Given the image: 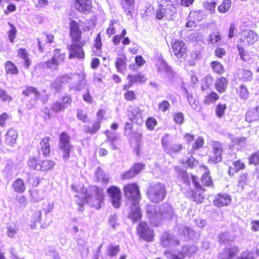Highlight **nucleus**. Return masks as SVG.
Instances as JSON below:
<instances>
[{
	"instance_id": "obj_1",
	"label": "nucleus",
	"mask_w": 259,
	"mask_h": 259,
	"mask_svg": "<svg viewBox=\"0 0 259 259\" xmlns=\"http://www.w3.org/2000/svg\"><path fill=\"white\" fill-rule=\"evenodd\" d=\"M72 190L76 193L75 197L77 198L76 203L82 207L87 204L96 209L101 208L104 202V196L102 189L97 186H91L89 189L83 186L72 185Z\"/></svg>"
},
{
	"instance_id": "obj_2",
	"label": "nucleus",
	"mask_w": 259,
	"mask_h": 259,
	"mask_svg": "<svg viewBox=\"0 0 259 259\" xmlns=\"http://www.w3.org/2000/svg\"><path fill=\"white\" fill-rule=\"evenodd\" d=\"M69 35L72 44L67 46L68 59H83L85 52L83 47L86 44L85 41L82 39V31L79 22L72 19H70L69 22Z\"/></svg>"
},
{
	"instance_id": "obj_3",
	"label": "nucleus",
	"mask_w": 259,
	"mask_h": 259,
	"mask_svg": "<svg viewBox=\"0 0 259 259\" xmlns=\"http://www.w3.org/2000/svg\"><path fill=\"white\" fill-rule=\"evenodd\" d=\"M200 168H203L205 172L201 175L200 179L202 185H201L198 178L192 175L191 178L194 187V189H190L187 191L188 195L197 203H201L204 200L203 193L205 191L204 187H213V182L210 176V170L207 166L202 165Z\"/></svg>"
},
{
	"instance_id": "obj_4",
	"label": "nucleus",
	"mask_w": 259,
	"mask_h": 259,
	"mask_svg": "<svg viewBox=\"0 0 259 259\" xmlns=\"http://www.w3.org/2000/svg\"><path fill=\"white\" fill-rule=\"evenodd\" d=\"M27 165L31 169L46 172L53 169L56 165V163L51 159L39 161L37 157L30 156L27 161Z\"/></svg>"
},
{
	"instance_id": "obj_5",
	"label": "nucleus",
	"mask_w": 259,
	"mask_h": 259,
	"mask_svg": "<svg viewBox=\"0 0 259 259\" xmlns=\"http://www.w3.org/2000/svg\"><path fill=\"white\" fill-rule=\"evenodd\" d=\"M148 198L154 203H159L165 197L166 191L163 184L158 183L149 187L146 192Z\"/></svg>"
},
{
	"instance_id": "obj_6",
	"label": "nucleus",
	"mask_w": 259,
	"mask_h": 259,
	"mask_svg": "<svg viewBox=\"0 0 259 259\" xmlns=\"http://www.w3.org/2000/svg\"><path fill=\"white\" fill-rule=\"evenodd\" d=\"M124 196L132 203H139L141 199L140 187L137 183H128L123 186Z\"/></svg>"
},
{
	"instance_id": "obj_7",
	"label": "nucleus",
	"mask_w": 259,
	"mask_h": 259,
	"mask_svg": "<svg viewBox=\"0 0 259 259\" xmlns=\"http://www.w3.org/2000/svg\"><path fill=\"white\" fill-rule=\"evenodd\" d=\"M136 233L140 239L146 242L154 241V231L146 222H141L138 224L136 227Z\"/></svg>"
},
{
	"instance_id": "obj_8",
	"label": "nucleus",
	"mask_w": 259,
	"mask_h": 259,
	"mask_svg": "<svg viewBox=\"0 0 259 259\" xmlns=\"http://www.w3.org/2000/svg\"><path fill=\"white\" fill-rule=\"evenodd\" d=\"M66 59V54L62 52L60 49L56 48L53 52V55L50 59L45 61L43 67L47 69H58L59 66L63 63Z\"/></svg>"
},
{
	"instance_id": "obj_9",
	"label": "nucleus",
	"mask_w": 259,
	"mask_h": 259,
	"mask_svg": "<svg viewBox=\"0 0 259 259\" xmlns=\"http://www.w3.org/2000/svg\"><path fill=\"white\" fill-rule=\"evenodd\" d=\"M70 137L66 132H62L59 136V148L62 152L63 159L69 158L73 146L70 144Z\"/></svg>"
},
{
	"instance_id": "obj_10",
	"label": "nucleus",
	"mask_w": 259,
	"mask_h": 259,
	"mask_svg": "<svg viewBox=\"0 0 259 259\" xmlns=\"http://www.w3.org/2000/svg\"><path fill=\"white\" fill-rule=\"evenodd\" d=\"M171 52L176 58L185 60L188 56V47L183 41L175 40L171 44Z\"/></svg>"
},
{
	"instance_id": "obj_11",
	"label": "nucleus",
	"mask_w": 259,
	"mask_h": 259,
	"mask_svg": "<svg viewBox=\"0 0 259 259\" xmlns=\"http://www.w3.org/2000/svg\"><path fill=\"white\" fill-rule=\"evenodd\" d=\"M176 8L173 4H168L165 6L160 5L155 10L154 16L157 20L167 19L176 12Z\"/></svg>"
},
{
	"instance_id": "obj_12",
	"label": "nucleus",
	"mask_w": 259,
	"mask_h": 259,
	"mask_svg": "<svg viewBox=\"0 0 259 259\" xmlns=\"http://www.w3.org/2000/svg\"><path fill=\"white\" fill-rule=\"evenodd\" d=\"M257 35L254 31L245 29L240 32L237 44L243 46H249L253 45L257 41Z\"/></svg>"
},
{
	"instance_id": "obj_13",
	"label": "nucleus",
	"mask_w": 259,
	"mask_h": 259,
	"mask_svg": "<svg viewBox=\"0 0 259 259\" xmlns=\"http://www.w3.org/2000/svg\"><path fill=\"white\" fill-rule=\"evenodd\" d=\"M223 152V145L220 142H214L212 145V155L209 157L208 162L212 164L221 162Z\"/></svg>"
},
{
	"instance_id": "obj_14",
	"label": "nucleus",
	"mask_w": 259,
	"mask_h": 259,
	"mask_svg": "<svg viewBox=\"0 0 259 259\" xmlns=\"http://www.w3.org/2000/svg\"><path fill=\"white\" fill-rule=\"evenodd\" d=\"M112 205L115 208H119L122 199L120 189L117 186L112 185L107 189Z\"/></svg>"
},
{
	"instance_id": "obj_15",
	"label": "nucleus",
	"mask_w": 259,
	"mask_h": 259,
	"mask_svg": "<svg viewBox=\"0 0 259 259\" xmlns=\"http://www.w3.org/2000/svg\"><path fill=\"white\" fill-rule=\"evenodd\" d=\"M71 102L72 99L70 96H64L62 97L61 101H56L52 104L51 110L55 113L62 112L71 104Z\"/></svg>"
},
{
	"instance_id": "obj_16",
	"label": "nucleus",
	"mask_w": 259,
	"mask_h": 259,
	"mask_svg": "<svg viewBox=\"0 0 259 259\" xmlns=\"http://www.w3.org/2000/svg\"><path fill=\"white\" fill-rule=\"evenodd\" d=\"M75 9L80 13H88L92 11V0H73Z\"/></svg>"
},
{
	"instance_id": "obj_17",
	"label": "nucleus",
	"mask_w": 259,
	"mask_h": 259,
	"mask_svg": "<svg viewBox=\"0 0 259 259\" xmlns=\"http://www.w3.org/2000/svg\"><path fill=\"white\" fill-rule=\"evenodd\" d=\"M72 74L71 73H65L59 76L52 83V88L57 91H60L64 84H66L70 82L72 78Z\"/></svg>"
},
{
	"instance_id": "obj_18",
	"label": "nucleus",
	"mask_w": 259,
	"mask_h": 259,
	"mask_svg": "<svg viewBox=\"0 0 259 259\" xmlns=\"http://www.w3.org/2000/svg\"><path fill=\"white\" fill-rule=\"evenodd\" d=\"M232 200L230 195L225 193L218 194L213 200V204L218 207L226 206L231 203Z\"/></svg>"
},
{
	"instance_id": "obj_19",
	"label": "nucleus",
	"mask_w": 259,
	"mask_h": 259,
	"mask_svg": "<svg viewBox=\"0 0 259 259\" xmlns=\"http://www.w3.org/2000/svg\"><path fill=\"white\" fill-rule=\"evenodd\" d=\"M51 141L50 137L45 136L41 138L39 142L40 148L38 151L41 152L42 155L46 157L51 155Z\"/></svg>"
},
{
	"instance_id": "obj_20",
	"label": "nucleus",
	"mask_w": 259,
	"mask_h": 259,
	"mask_svg": "<svg viewBox=\"0 0 259 259\" xmlns=\"http://www.w3.org/2000/svg\"><path fill=\"white\" fill-rule=\"evenodd\" d=\"M173 242L174 245H179L180 241L177 239H174L169 231H164L160 238V244L163 247H168Z\"/></svg>"
},
{
	"instance_id": "obj_21",
	"label": "nucleus",
	"mask_w": 259,
	"mask_h": 259,
	"mask_svg": "<svg viewBox=\"0 0 259 259\" xmlns=\"http://www.w3.org/2000/svg\"><path fill=\"white\" fill-rule=\"evenodd\" d=\"M239 252L238 246L225 247L219 254L220 259H233L236 257Z\"/></svg>"
},
{
	"instance_id": "obj_22",
	"label": "nucleus",
	"mask_w": 259,
	"mask_h": 259,
	"mask_svg": "<svg viewBox=\"0 0 259 259\" xmlns=\"http://www.w3.org/2000/svg\"><path fill=\"white\" fill-rule=\"evenodd\" d=\"M127 58L123 53L117 54L114 64L118 72L123 73L127 66Z\"/></svg>"
},
{
	"instance_id": "obj_23",
	"label": "nucleus",
	"mask_w": 259,
	"mask_h": 259,
	"mask_svg": "<svg viewBox=\"0 0 259 259\" xmlns=\"http://www.w3.org/2000/svg\"><path fill=\"white\" fill-rule=\"evenodd\" d=\"M233 166H229L228 169V174L230 177H233L235 174L239 171L244 170L246 168L245 164L240 159L234 161L232 163Z\"/></svg>"
},
{
	"instance_id": "obj_24",
	"label": "nucleus",
	"mask_w": 259,
	"mask_h": 259,
	"mask_svg": "<svg viewBox=\"0 0 259 259\" xmlns=\"http://www.w3.org/2000/svg\"><path fill=\"white\" fill-rule=\"evenodd\" d=\"M135 0H120V5L127 16H132L135 11Z\"/></svg>"
},
{
	"instance_id": "obj_25",
	"label": "nucleus",
	"mask_w": 259,
	"mask_h": 259,
	"mask_svg": "<svg viewBox=\"0 0 259 259\" xmlns=\"http://www.w3.org/2000/svg\"><path fill=\"white\" fill-rule=\"evenodd\" d=\"M132 204L131 211L128 215V217L133 222H136L141 219L142 214L139 203Z\"/></svg>"
},
{
	"instance_id": "obj_26",
	"label": "nucleus",
	"mask_w": 259,
	"mask_h": 259,
	"mask_svg": "<svg viewBox=\"0 0 259 259\" xmlns=\"http://www.w3.org/2000/svg\"><path fill=\"white\" fill-rule=\"evenodd\" d=\"M219 99V94L217 92L211 91L204 96L202 103L204 105H209L214 104Z\"/></svg>"
},
{
	"instance_id": "obj_27",
	"label": "nucleus",
	"mask_w": 259,
	"mask_h": 259,
	"mask_svg": "<svg viewBox=\"0 0 259 259\" xmlns=\"http://www.w3.org/2000/svg\"><path fill=\"white\" fill-rule=\"evenodd\" d=\"M101 124L99 121H93L90 124L84 125L83 131L85 134L93 135L97 133L101 128Z\"/></svg>"
},
{
	"instance_id": "obj_28",
	"label": "nucleus",
	"mask_w": 259,
	"mask_h": 259,
	"mask_svg": "<svg viewBox=\"0 0 259 259\" xmlns=\"http://www.w3.org/2000/svg\"><path fill=\"white\" fill-rule=\"evenodd\" d=\"M228 82L226 78L221 76L216 80L214 87L218 93L222 94L226 91Z\"/></svg>"
},
{
	"instance_id": "obj_29",
	"label": "nucleus",
	"mask_w": 259,
	"mask_h": 259,
	"mask_svg": "<svg viewBox=\"0 0 259 259\" xmlns=\"http://www.w3.org/2000/svg\"><path fill=\"white\" fill-rule=\"evenodd\" d=\"M132 87L127 84H124L122 89L125 91L123 97L124 99L128 102H133L137 99V95L136 92L129 90Z\"/></svg>"
},
{
	"instance_id": "obj_30",
	"label": "nucleus",
	"mask_w": 259,
	"mask_h": 259,
	"mask_svg": "<svg viewBox=\"0 0 259 259\" xmlns=\"http://www.w3.org/2000/svg\"><path fill=\"white\" fill-rule=\"evenodd\" d=\"M127 77L129 79V83L127 84L131 87L135 83H143L147 79L146 76L141 73H138L135 75L128 74Z\"/></svg>"
},
{
	"instance_id": "obj_31",
	"label": "nucleus",
	"mask_w": 259,
	"mask_h": 259,
	"mask_svg": "<svg viewBox=\"0 0 259 259\" xmlns=\"http://www.w3.org/2000/svg\"><path fill=\"white\" fill-rule=\"evenodd\" d=\"M12 188L17 193H23L26 190L25 184L21 178L16 179L12 184Z\"/></svg>"
},
{
	"instance_id": "obj_32",
	"label": "nucleus",
	"mask_w": 259,
	"mask_h": 259,
	"mask_svg": "<svg viewBox=\"0 0 259 259\" xmlns=\"http://www.w3.org/2000/svg\"><path fill=\"white\" fill-rule=\"evenodd\" d=\"M17 138V131L13 128H10L6 135V143L8 145L13 146L16 143Z\"/></svg>"
},
{
	"instance_id": "obj_33",
	"label": "nucleus",
	"mask_w": 259,
	"mask_h": 259,
	"mask_svg": "<svg viewBox=\"0 0 259 259\" xmlns=\"http://www.w3.org/2000/svg\"><path fill=\"white\" fill-rule=\"evenodd\" d=\"M18 57L24 60L23 65L26 69H29L31 63V61L29 58V55L27 50L25 48H20L17 50Z\"/></svg>"
},
{
	"instance_id": "obj_34",
	"label": "nucleus",
	"mask_w": 259,
	"mask_h": 259,
	"mask_svg": "<svg viewBox=\"0 0 259 259\" xmlns=\"http://www.w3.org/2000/svg\"><path fill=\"white\" fill-rule=\"evenodd\" d=\"M259 119V111L258 108L249 109L245 115V120L248 122H253Z\"/></svg>"
},
{
	"instance_id": "obj_35",
	"label": "nucleus",
	"mask_w": 259,
	"mask_h": 259,
	"mask_svg": "<svg viewBox=\"0 0 259 259\" xmlns=\"http://www.w3.org/2000/svg\"><path fill=\"white\" fill-rule=\"evenodd\" d=\"M22 94L25 97H29L33 94L35 99H37L40 96V93L38 89L34 87L26 85L22 92Z\"/></svg>"
},
{
	"instance_id": "obj_36",
	"label": "nucleus",
	"mask_w": 259,
	"mask_h": 259,
	"mask_svg": "<svg viewBox=\"0 0 259 259\" xmlns=\"http://www.w3.org/2000/svg\"><path fill=\"white\" fill-rule=\"evenodd\" d=\"M5 69L7 74L17 75L19 73L17 66L12 61H6L4 64Z\"/></svg>"
},
{
	"instance_id": "obj_37",
	"label": "nucleus",
	"mask_w": 259,
	"mask_h": 259,
	"mask_svg": "<svg viewBox=\"0 0 259 259\" xmlns=\"http://www.w3.org/2000/svg\"><path fill=\"white\" fill-rule=\"evenodd\" d=\"M155 66L160 72H169L171 71V68L167 63L162 59H158L155 63Z\"/></svg>"
},
{
	"instance_id": "obj_38",
	"label": "nucleus",
	"mask_w": 259,
	"mask_h": 259,
	"mask_svg": "<svg viewBox=\"0 0 259 259\" xmlns=\"http://www.w3.org/2000/svg\"><path fill=\"white\" fill-rule=\"evenodd\" d=\"M238 75L239 79L244 82L250 81L252 79V74L248 69H242L239 70Z\"/></svg>"
},
{
	"instance_id": "obj_39",
	"label": "nucleus",
	"mask_w": 259,
	"mask_h": 259,
	"mask_svg": "<svg viewBox=\"0 0 259 259\" xmlns=\"http://www.w3.org/2000/svg\"><path fill=\"white\" fill-rule=\"evenodd\" d=\"M210 66L213 72L218 75H221L225 72L223 65L218 61H211L210 63Z\"/></svg>"
},
{
	"instance_id": "obj_40",
	"label": "nucleus",
	"mask_w": 259,
	"mask_h": 259,
	"mask_svg": "<svg viewBox=\"0 0 259 259\" xmlns=\"http://www.w3.org/2000/svg\"><path fill=\"white\" fill-rule=\"evenodd\" d=\"M222 40V34L220 31L211 32L208 37L207 41L209 44H216Z\"/></svg>"
},
{
	"instance_id": "obj_41",
	"label": "nucleus",
	"mask_w": 259,
	"mask_h": 259,
	"mask_svg": "<svg viewBox=\"0 0 259 259\" xmlns=\"http://www.w3.org/2000/svg\"><path fill=\"white\" fill-rule=\"evenodd\" d=\"M236 93L237 96L243 100H246L249 97V91L247 87L243 84H241L236 89Z\"/></svg>"
},
{
	"instance_id": "obj_42",
	"label": "nucleus",
	"mask_w": 259,
	"mask_h": 259,
	"mask_svg": "<svg viewBox=\"0 0 259 259\" xmlns=\"http://www.w3.org/2000/svg\"><path fill=\"white\" fill-rule=\"evenodd\" d=\"M164 205H162L163 208L162 207H159L158 210L155 212L154 217L156 219L162 220L164 219L166 214L169 212V209L171 208L170 206L167 204L165 208Z\"/></svg>"
},
{
	"instance_id": "obj_43",
	"label": "nucleus",
	"mask_w": 259,
	"mask_h": 259,
	"mask_svg": "<svg viewBox=\"0 0 259 259\" xmlns=\"http://www.w3.org/2000/svg\"><path fill=\"white\" fill-rule=\"evenodd\" d=\"M94 47L97 50L96 52L93 51L94 55L98 56H101L102 53V43L100 33H98L96 36L94 40Z\"/></svg>"
},
{
	"instance_id": "obj_44",
	"label": "nucleus",
	"mask_w": 259,
	"mask_h": 259,
	"mask_svg": "<svg viewBox=\"0 0 259 259\" xmlns=\"http://www.w3.org/2000/svg\"><path fill=\"white\" fill-rule=\"evenodd\" d=\"M205 17L203 12L201 10L191 11L189 14V18L192 19L196 23L201 21Z\"/></svg>"
},
{
	"instance_id": "obj_45",
	"label": "nucleus",
	"mask_w": 259,
	"mask_h": 259,
	"mask_svg": "<svg viewBox=\"0 0 259 259\" xmlns=\"http://www.w3.org/2000/svg\"><path fill=\"white\" fill-rule=\"evenodd\" d=\"M120 251V247L118 245H109L106 249V255L110 257L116 256Z\"/></svg>"
},
{
	"instance_id": "obj_46",
	"label": "nucleus",
	"mask_w": 259,
	"mask_h": 259,
	"mask_svg": "<svg viewBox=\"0 0 259 259\" xmlns=\"http://www.w3.org/2000/svg\"><path fill=\"white\" fill-rule=\"evenodd\" d=\"M213 81V78L210 75L205 76L201 81V90L202 91H205L209 89L212 82Z\"/></svg>"
},
{
	"instance_id": "obj_47",
	"label": "nucleus",
	"mask_w": 259,
	"mask_h": 259,
	"mask_svg": "<svg viewBox=\"0 0 259 259\" xmlns=\"http://www.w3.org/2000/svg\"><path fill=\"white\" fill-rule=\"evenodd\" d=\"M231 6V0H223L221 4L218 7V11L220 13H226L229 11Z\"/></svg>"
},
{
	"instance_id": "obj_48",
	"label": "nucleus",
	"mask_w": 259,
	"mask_h": 259,
	"mask_svg": "<svg viewBox=\"0 0 259 259\" xmlns=\"http://www.w3.org/2000/svg\"><path fill=\"white\" fill-rule=\"evenodd\" d=\"M204 145V140L202 137H198L191 147V151L194 153L200 149L203 148Z\"/></svg>"
},
{
	"instance_id": "obj_49",
	"label": "nucleus",
	"mask_w": 259,
	"mask_h": 259,
	"mask_svg": "<svg viewBox=\"0 0 259 259\" xmlns=\"http://www.w3.org/2000/svg\"><path fill=\"white\" fill-rule=\"evenodd\" d=\"M240 44H237L236 47L238 51L240 59L244 61H247L250 59L249 54L244 49L243 47Z\"/></svg>"
},
{
	"instance_id": "obj_50",
	"label": "nucleus",
	"mask_w": 259,
	"mask_h": 259,
	"mask_svg": "<svg viewBox=\"0 0 259 259\" xmlns=\"http://www.w3.org/2000/svg\"><path fill=\"white\" fill-rule=\"evenodd\" d=\"M201 53L198 50L192 51L189 54L188 58L186 59L190 65H194L196 60L200 58Z\"/></svg>"
},
{
	"instance_id": "obj_51",
	"label": "nucleus",
	"mask_w": 259,
	"mask_h": 259,
	"mask_svg": "<svg viewBox=\"0 0 259 259\" xmlns=\"http://www.w3.org/2000/svg\"><path fill=\"white\" fill-rule=\"evenodd\" d=\"M218 3V0L210 2H205L203 6L205 10L209 12L210 14H213L215 12V8Z\"/></svg>"
},
{
	"instance_id": "obj_52",
	"label": "nucleus",
	"mask_w": 259,
	"mask_h": 259,
	"mask_svg": "<svg viewBox=\"0 0 259 259\" xmlns=\"http://www.w3.org/2000/svg\"><path fill=\"white\" fill-rule=\"evenodd\" d=\"M227 109V105L225 103H218L215 107L216 116L219 118H222L225 113Z\"/></svg>"
},
{
	"instance_id": "obj_53",
	"label": "nucleus",
	"mask_w": 259,
	"mask_h": 259,
	"mask_svg": "<svg viewBox=\"0 0 259 259\" xmlns=\"http://www.w3.org/2000/svg\"><path fill=\"white\" fill-rule=\"evenodd\" d=\"M248 180V175L246 172L241 174L238 179L237 187L243 189L247 185Z\"/></svg>"
},
{
	"instance_id": "obj_54",
	"label": "nucleus",
	"mask_w": 259,
	"mask_h": 259,
	"mask_svg": "<svg viewBox=\"0 0 259 259\" xmlns=\"http://www.w3.org/2000/svg\"><path fill=\"white\" fill-rule=\"evenodd\" d=\"M249 165H257L259 164V151L252 153L248 157Z\"/></svg>"
},
{
	"instance_id": "obj_55",
	"label": "nucleus",
	"mask_w": 259,
	"mask_h": 259,
	"mask_svg": "<svg viewBox=\"0 0 259 259\" xmlns=\"http://www.w3.org/2000/svg\"><path fill=\"white\" fill-rule=\"evenodd\" d=\"M118 24V22L115 20H111L109 22V25L106 29V33L107 35L110 37L116 33L115 24Z\"/></svg>"
},
{
	"instance_id": "obj_56",
	"label": "nucleus",
	"mask_w": 259,
	"mask_h": 259,
	"mask_svg": "<svg viewBox=\"0 0 259 259\" xmlns=\"http://www.w3.org/2000/svg\"><path fill=\"white\" fill-rule=\"evenodd\" d=\"M174 121L177 124L181 125L184 123L185 117L183 113L178 112L172 114Z\"/></svg>"
},
{
	"instance_id": "obj_57",
	"label": "nucleus",
	"mask_w": 259,
	"mask_h": 259,
	"mask_svg": "<svg viewBox=\"0 0 259 259\" xmlns=\"http://www.w3.org/2000/svg\"><path fill=\"white\" fill-rule=\"evenodd\" d=\"M9 25L11 27V29L8 31V35L10 42L13 43L16 37L17 31L16 27L13 24L9 23Z\"/></svg>"
},
{
	"instance_id": "obj_58",
	"label": "nucleus",
	"mask_w": 259,
	"mask_h": 259,
	"mask_svg": "<svg viewBox=\"0 0 259 259\" xmlns=\"http://www.w3.org/2000/svg\"><path fill=\"white\" fill-rule=\"evenodd\" d=\"M145 166V164L143 163H135L131 167V168L136 175L137 176L144 169Z\"/></svg>"
},
{
	"instance_id": "obj_59",
	"label": "nucleus",
	"mask_w": 259,
	"mask_h": 259,
	"mask_svg": "<svg viewBox=\"0 0 259 259\" xmlns=\"http://www.w3.org/2000/svg\"><path fill=\"white\" fill-rule=\"evenodd\" d=\"M129 119L133 123L138 125H141L143 123V119L142 116L140 113L133 114L132 116L129 118Z\"/></svg>"
},
{
	"instance_id": "obj_60",
	"label": "nucleus",
	"mask_w": 259,
	"mask_h": 259,
	"mask_svg": "<svg viewBox=\"0 0 259 259\" xmlns=\"http://www.w3.org/2000/svg\"><path fill=\"white\" fill-rule=\"evenodd\" d=\"M136 176V174L130 168L120 175V178L123 181L130 180L134 178Z\"/></svg>"
},
{
	"instance_id": "obj_61",
	"label": "nucleus",
	"mask_w": 259,
	"mask_h": 259,
	"mask_svg": "<svg viewBox=\"0 0 259 259\" xmlns=\"http://www.w3.org/2000/svg\"><path fill=\"white\" fill-rule=\"evenodd\" d=\"M147 128L150 131H153L157 124V121L154 117H148L145 122Z\"/></svg>"
},
{
	"instance_id": "obj_62",
	"label": "nucleus",
	"mask_w": 259,
	"mask_h": 259,
	"mask_svg": "<svg viewBox=\"0 0 259 259\" xmlns=\"http://www.w3.org/2000/svg\"><path fill=\"white\" fill-rule=\"evenodd\" d=\"M0 99L3 102H10L13 100V98L3 89H0Z\"/></svg>"
},
{
	"instance_id": "obj_63",
	"label": "nucleus",
	"mask_w": 259,
	"mask_h": 259,
	"mask_svg": "<svg viewBox=\"0 0 259 259\" xmlns=\"http://www.w3.org/2000/svg\"><path fill=\"white\" fill-rule=\"evenodd\" d=\"M76 116L79 120L84 123L89 120V117L88 114L82 109L77 110Z\"/></svg>"
},
{
	"instance_id": "obj_64",
	"label": "nucleus",
	"mask_w": 259,
	"mask_h": 259,
	"mask_svg": "<svg viewBox=\"0 0 259 259\" xmlns=\"http://www.w3.org/2000/svg\"><path fill=\"white\" fill-rule=\"evenodd\" d=\"M11 118L10 114L3 112L0 114V126L4 127L6 125L7 121Z\"/></svg>"
}]
</instances>
